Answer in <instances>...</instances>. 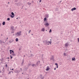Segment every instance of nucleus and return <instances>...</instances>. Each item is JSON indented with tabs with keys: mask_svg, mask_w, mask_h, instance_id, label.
Returning a JSON list of instances; mask_svg holds the SVG:
<instances>
[{
	"mask_svg": "<svg viewBox=\"0 0 79 79\" xmlns=\"http://www.w3.org/2000/svg\"><path fill=\"white\" fill-rule=\"evenodd\" d=\"M10 28L12 30L11 33H14L15 29L14 28V26H12L10 27Z\"/></svg>",
	"mask_w": 79,
	"mask_h": 79,
	"instance_id": "f03ea898",
	"label": "nucleus"
},
{
	"mask_svg": "<svg viewBox=\"0 0 79 79\" xmlns=\"http://www.w3.org/2000/svg\"><path fill=\"white\" fill-rule=\"evenodd\" d=\"M27 4L28 5H30V6H31V3H30V2H28L27 3Z\"/></svg>",
	"mask_w": 79,
	"mask_h": 79,
	"instance_id": "6ab92c4d",
	"label": "nucleus"
},
{
	"mask_svg": "<svg viewBox=\"0 0 79 79\" xmlns=\"http://www.w3.org/2000/svg\"><path fill=\"white\" fill-rule=\"evenodd\" d=\"M55 65H56V66H57V65H58V64H57V63H55Z\"/></svg>",
	"mask_w": 79,
	"mask_h": 79,
	"instance_id": "473e14b6",
	"label": "nucleus"
},
{
	"mask_svg": "<svg viewBox=\"0 0 79 79\" xmlns=\"http://www.w3.org/2000/svg\"><path fill=\"white\" fill-rule=\"evenodd\" d=\"M2 24L3 26H5V22H3L2 23Z\"/></svg>",
	"mask_w": 79,
	"mask_h": 79,
	"instance_id": "a211bd4d",
	"label": "nucleus"
},
{
	"mask_svg": "<svg viewBox=\"0 0 79 79\" xmlns=\"http://www.w3.org/2000/svg\"><path fill=\"white\" fill-rule=\"evenodd\" d=\"M45 26H49V24L48 23H46L45 24H44Z\"/></svg>",
	"mask_w": 79,
	"mask_h": 79,
	"instance_id": "1a4fd4ad",
	"label": "nucleus"
},
{
	"mask_svg": "<svg viewBox=\"0 0 79 79\" xmlns=\"http://www.w3.org/2000/svg\"><path fill=\"white\" fill-rule=\"evenodd\" d=\"M56 68H58V65H56Z\"/></svg>",
	"mask_w": 79,
	"mask_h": 79,
	"instance_id": "c9c22d12",
	"label": "nucleus"
},
{
	"mask_svg": "<svg viewBox=\"0 0 79 79\" xmlns=\"http://www.w3.org/2000/svg\"><path fill=\"white\" fill-rule=\"evenodd\" d=\"M42 31L43 32H44L45 31V28H43L41 29Z\"/></svg>",
	"mask_w": 79,
	"mask_h": 79,
	"instance_id": "dca6fc26",
	"label": "nucleus"
},
{
	"mask_svg": "<svg viewBox=\"0 0 79 79\" xmlns=\"http://www.w3.org/2000/svg\"><path fill=\"white\" fill-rule=\"evenodd\" d=\"M7 39H8V37H7Z\"/></svg>",
	"mask_w": 79,
	"mask_h": 79,
	"instance_id": "de8ad7c7",
	"label": "nucleus"
},
{
	"mask_svg": "<svg viewBox=\"0 0 79 79\" xmlns=\"http://www.w3.org/2000/svg\"><path fill=\"white\" fill-rule=\"evenodd\" d=\"M76 59V58H75V57H73V58H72V61H75L76 60L75 59Z\"/></svg>",
	"mask_w": 79,
	"mask_h": 79,
	"instance_id": "f3484780",
	"label": "nucleus"
},
{
	"mask_svg": "<svg viewBox=\"0 0 79 79\" xmlns=\"http://www.w3.org/2000/svg\"><path fill=\"white\" fill-rule=\"evenodd\" d=\"M14 72L15 73H19L21 72V71L19 70H15L14 71Z\"/></svg>",
	"mask_w": 79,
	"mask_h": 79,
	"instance_id": "39448f33",
	"label": "nucleus"
},
{
	"mask_svg": "<svg viewBox=\"0 0 79 79\" xmlns=\"http://www.w3.org/2000/svg\"><path fill=\"white\" fill-rule=\"evenodd\" d=\"M13 35H15L14 34Z\"/></svg>",
	"mask_w": 79,
	"mask_h": 79,
	"instance_id": "5fc2aeb1",
	"label": "nucleus"
},
{
	"mask_svg": "<svg viewBox=\"0 0 79 79\" xmlns=\"http://www.w3.org/2000/svg\"><path fill=\"white\" fill-rule=\"evenodd\" d=\"M31 30H30V31H29V32H31Z\"/></svg>",
	"mask_w": 79,
	"mask_h": 79,
	"instance_id": "09e8293b",
	"label": "nucleus"
},
{
	"mask_svg": "<svg viewBox=\"0 0 79 79\" xmlns=\"http://www.w3.org/2000/svg\"><path fill=\"white\" fill-rule=\"evenodd\" d=\"M68 45H69V44H68V43H67L65 44V47H68Z\"/></svg>",
	"mask_w": 79,
	"mask_h": 79,
	"instance_id": "0eeeda50",
	"label": "nucleus"
},
{
	"mask_svg": "<svg viewBox=\"0 0 79 79\" xmlns=\"http://www.w3.org/2000/svg\"><path fill=\"white\" fill-rule=\"evenodd\" d=\"M10 16L12 18H13L15 17V15H10Z\"/></svg>",
	"mask_w": 79,
	"mask_h": 79,
	"instance_id": "4be33fe9",
	"label": "nucleus"
},
{
	"mask_svg": "<svg viewBox=\"0 0 79 79\" xmlns=\"http://www.w3.org/2000/svg\"><path fill=\"white\" fill-rule=\"evenodd\" d=\"M2 42H2V41L0 40V44H2Z\"/></svg>",
	"mask_w": 79,
	"mask_h": 79,
	"instance_id": "7c9ffc66",
	"label": "nucleus"
},
{
	"mask_svg": "<svg viewBox=\"0 0 79 79\" xmlns=\"http://www.w3.org/2000/svg\"><path fill=\"white\" fill-rule=\"evenodd\" d=\"M47 20V18L45 17L44 19V21L45 23H47V21H46Z\"/></svg>",
	"mask_w": 79,
	"mask_h": 79,
	"instance_id": "6e6552de",
	"label": "nucleus"
},
{
	"mask_svg": "<svg viewBox=\"0 0 79 79\" xmlns=\"http://www.w3.org/2000/svg\"><path fill=\"white\" fill-rule=\"evenodd\" d=\"M40 61H38L36 63V64H35V66H38L39 65V64H40Z\"/></svg>",
	"mask_w": 79,
	"mask_h": 79,
	"instance_id": "20e7f679",
	"label": "nucleus"
},
{
	"mask_svg": "<svg viewBox=\"0 0 79 79\" xmlns=\"http://www.w3.org/2000/svg\"><path fill=\"white\" fill-rule=\"evenodd\" d=\"M16 19H18V18H16Z\"/></svg>",
	"mask_w": 79,
	"mask_h": 79,
	"instance_id": "bf43d9fd",
	"label": "nucleus"
},
{
	"mask_svg": "<svg viewBox=\"0 0 79 79\" xmlns=\"http://www.w3.org/2000/svg\"><path fill=\"white\" fill-rule=\"evenodd\" d=\"M60 3H61V1H60Z\"/></svg>",
	"mask_w": 79,
	"mask_h": 79,
	"instance_id": "c03bdc74",
	"label": "nucleus"
},
{
	"mask_svg": "<svg viewBox=\"0 0 79 79\" xmlns=\"http://www.w3.org/2000/svg\"><path fill=\"white\" fill-rule=\"evenodd\" d=\"M52 32V30L50 29V30H49V32L50 33V32Z\"/></svg>",
	"mask_w": 79,
	"mask_h": 79,
	"instance_id": "c756f323",
	"label": "nucleus"
},
{
	"mask_svg": "<svg viewBox=\"0 0 79 79\" xmlns=\"http://www.w3.org/2000/svg\"><path fill=\"white\" fill-rule=\"evenodd\" d=\"M20 69L21 70V69H21V68Z\"/></svg>",
	"mask_w": 79,
	"mask_h": 79,
	"instance_id": "13d9d810",
	"label": "nucleus"
},
{
	"mask_svg": "<svg viewBox=\"0 0 79 79\" xmlns=\"http://www.w3.org/2000/svg\"><path fill=\"white\" fill-rule=\"evenodd\" d=\"M11 72H12V73H13V72L11 71Z\"/></svg>",
	"mask_w": 79,
	"mask_h": 79,
	"instance_id": "a18cd8bd",
	"label": "nucleus"
},
{
	"mask_svg": "<svg viewBox=\"0 0 79 79\" xmlns=\"http://www.w3.org/2000/svg\"><path fill=\"white\" fill-rule=\"evenodd\" d=\"M45 16L46 18H48V17H49V16H48V15H47V14L45 15Z\"/></svg>",
	"mask_w": 79,
	"mask_h": 79,
	"instance_id": "aec40b11",
	"label": "nucleus"
},
{
	"mask_svg": "<svg viewBox=\"0 0 79 79\" xmlns=\"http://www.w3.org/2000/svg\"><path fill=\"white\" fill-rule=\"evenodd\" d=\"M8 3H9H9H10V2H8Z\"/></svg>",
	"mask_w": 79,
	"mask_h": 79,
	"instance_id": "e2e57ef3",
	"label": "nucleus"
},
{
	"mask_svg": "<svg viewBox=\"0 0 79 79\" xmlns=\"http://www.w3.org/2000/svg\"><path fill=\"white\" fill-rule=\"evenodd\" d=\"M52 40V39H51V40Z\"/></svg>",
	"mask_w": 79,
	"mask_h": 79,
	"instance_id": "69168bd1",
	"label": "nucleus"
},
{
	"mask_svg": "<svg viewBox=\"0 0 79 79\" xmlns=\"http://www.w3.org/2000/svg\"><path fill=\"white\" fill-rule=\"evenodd\" d=\"M24 60H23L21 64V66H23V64H24Z\"/></svg>",
	"mask_w": 79,
	"mask_h": 79,
	"instance_id": "ddd939ff",
	"label": "nucleus"
},
{
	"mask_svg": "<svg viewBox=\"0 0 79 79\" xmlns=\"http://www.w3.org/2000/svg\"><path fill=\"white\" fill-rule=\"evenodd\" d=\"M3 69H4V67L3 68Z\"/></svg>",
	"mask_w": 79,
	"mask_h": 79,
	"instance_id": "052dcab7",
	"label": "nucleus"
},
{
	"mask_svg": "<svg viewBox=\"0 0 79 79\" xmlns=\"http://www.w3.org/2000/svg\"><path fill=\"white\" fill-rule=\"evenodd\" d=\"M50 60L54 61V56H52L50 58Z\"/></svg>",
	"mask_w": 79,
	"mask_h": 79,
	"instance_id": "423d86ee",
	"label": "nucleus"
},
{
	"mask_svg": "<svg viewBox=\"0 0 79 79\" xmlns=\"http://www.w3.org/2000/svg\"><path fill=\"white\" fill-rule=\"evenodd\" d=\"M7 59H9V57H7Z\"/></svg>",
	"mask_w": 79,
	"mask_h": 79,
	"instance_id": "49530a36",
	"label": "nucleus"
},
{
	"mask_svg": "<svg viewBox=\"0 0 79 79\" xmlns=\"http://www.w3.org/2000/svg\"><path fill=\"white\" fill-rule=\"evenodd\" d=\"M18 40H19V39H18V38H16L15 41L16 42H18Z\"/></svg>",
	"mask_w": 79,
	"mask_h": 79,
	"instance_id": "412c9836",
	"label": "nucleus"
},
{
	"mask_svg": "<svg viewBox=\"0 0 79 79\" xmlns=\"http://www.w3.org/2000/svg\"><path fill=\"white\" fill-rule=\"evenodd\" d=\"M21 31H20L15 33V35H16V36H20V35H21Z\"/></svg>",
	"mask_w": 79,
	"mask_h": 79,
	"instance_id": "f257e3e1",
	"label": "nucleus"
},
{
	"mask_svg": "<svg viewBox=\"0 0 79 79\" xmlns=\"http://www.w3.org/2000/svg\"><path fill=\"white\" fill-rule=\"evenodd\" d=\"M48 45H49V44H48Z\"/></svg>",
	"mask_w": 79,
	"mask_h": 79,
	"instance_id": "8fccbe9b",
	"label": "nucleus"
},
{
	"mask_svg": "<svg viewBox=\"0 0 79 79\" xmlns=\"http://www.w3.org/2000/svg\"><path fill=\"white\" fill-rule=\"evenodd\" d=\"M55 11H58V8H56L55 9Z\"/></svg>",
	"mask_w": 79,
	"mask_h": 79,
	"instance_id": "a878e982",
	"label": "nucleus"
},
{
	"mask_svg": "<svg viewBox=\"0 0 79 79\" xmlns=\"http://www.w3.org/2000/svg\"><path fill=\"white\" fill-rule=\"evenodd\" d=\"M50 69V68H49V66H47V68L46 69V71H48Z\"/></svg>",
	"mask_w": 79,
	"mask_h": 79,
	"instance_id": "9b49d317",
	"label": "nucleus"
},
{
	"mask_svg": "<svg viewBox=\"0 0 79 79\" xmlns=\"http://www.w3.org/2000/svg\"><path fill=\"white\" fill-rule=\"evenodd\" d=\"M24 6H22V8H23V7Z\"/></svg>",
	"mask_w": 79,
	"mask_h": 79,
	"instance_id": "603ef678",
	"label": "nucleus"
},
{
	"mask_svg": "<svg viewBox=\"0 0 79 79\" xmlns=\"http://www.w3.org/2000/svg\"><path fill=\"white\" fill-rule=\"evenodd\" d=\"M43 42L45 44V45H47L48 43H49V41H47V40H45L43 41Z\"/></svg>",
	"mask_w": 79,
	"mask_h": 79,
	"instance_id": "7ed1b4c3",
	"label": "nucleus"
},
{
	"mask_svg": "<svg viewBox=\"0 0 79 79\" xmlns=\"http://www.w3.org/2000/svg\"><path fill=\"white\" fill-rule=\"evenodd\" d=\"M31 66L33 67H34V66H35V65L34 64H33L31 65Z\"/></svg>",
	"mask_w": 79,
	"mask_h": 79,
	"instance_id": "393cba45",
	"label": "nucleus"
},
{
	"mask_svg": "<svg viewBox=\"0 0 79 79\" xmlns=\"http://www.w3.org/2000/svg\"><path fill=\"white\" fill-rule=\"evenodd\" d=\"M13 51H12L11 50H10V55H11V53H13Z\"/></svg>",
	"mask_w": 79,
	"mask_h": 79,
	"instance_id": "4468645a",
	"label": "nucleus"
},
{
	"mask_svg": "<svg viewBox=\"0 0 79 79\" xmlns=\"http://www.w3.org/2000/svg\"><path fill=\"white\" fill-rule=\"evenodd\" d=\"M12 70L13 71V70H14L13 69H12Z\"/></svg>",
	"mask_w": 79,
	"mask_h": 79,
	"instance_id": "37998d69",
	"label": "nucleus"
},
{
	"mask_svg": "<svg viewBox=\"0 0 79 79\" xmlns=\"http://www.w3.org/2000/svg\"><path fill=\"white\" fill-rule=\"evenodd\" d=\"M13 42V40L11 39L9 41V42H10V43H12Z\"/></svg>",
	"mask_w": 79,
	"mask_h": 79,
	"instance_id": "f8f14e48",
	"label": "nucleus"
},
{
	"mask_svg": "<svg viewBox=\"0 0 79 79\" xmlns=\"http://www.w3.org/2000/svg\"><path fill=\"white\" fill-rule=\"evenodd\" d=\"M1 61H3V59H2L1 60Z\"/></svg>",
	"mask_w": 79,
	"mask_h": 79,
	"instance_id": "a19ab883",
	"label": "nucleus"
},
{
	"mask_svg": "<svg viewBox=\"0 0 79 79\" xmlns=\"http://www.w3.org/2000/svg\"><path fill=\"white\" fill-rule=\"evenodd\" d=\"M8 66V65H7L6 64V67H7Z\"/></svg>",
	"mask_w": 79,
	"mask_h": 79,
	"instance_id": "4c0bfd02",
	"label": "nucleus"
},
{
	"mask_svg": "<svg viewBox=\"0 0 79 79\" xmlns=\"http://www.w3.org/2000/svg\"><path fill=\"white\" fill-rule=\"evenodd\" d=\"M38 45H39V44H38Z\"/></svg>",
	"mask_w": 79,
	"mask_h": 79,
	"instance_id": "774afa93",
	"label": "nucleus"
},
{
	"mask_svg": "<svg viewBox=\"0 0 79 79\" xmlns=\"http://www.w3.org/2000/svg\"><path fill=\"white\" fill-rule=\"evenodd\" d=\"M40 2H42V0H40Z\"/></svg>",
	"mask_w": 79,
	"mask_h": 79,
	"instance_id": "e433bc0d",
	"label": "nucleus"
},
{
	"mask_svg": "<svg viewBox=\"0 0 79 79\" xmlns=\"http://www.w3.org/2000/svg\"><path fill=\"white\" fill-rule=\"evenodd\" d=\"M11 74V72H10L9 73H8V74Z\"/></svg>",
	"mask_w": 79,
	"mask_h": 79,
	"instance_id": "72a5a7b5",
	"label": "nucleus"
},
{
	"mask_svg": "<svg viewBox=\"0 0 79 79\" xmlns=\"http://www.w3.org/2000/svg\"><path fill=\"white\" fill-rule=\"evenodd\" d=\"M0 73H2V71H0Z\"/></svg>",
	"mask_w": 79,
	"mask_h": 79,
	"instance_id": "79ce46f5",
	"label": "nucleus"
},
{
	"mask_svg": "<svg viewBox=\"0 0 79 79\" xmlns=\"http://www.w3.org/2000/svg\"><path fill=\"white\" fill-rule=\"evenodd\" d=\"M46 31H47V30H46Z\"/></svg>",
	"mask_w": 79,
	"mask_h": 79,
	"instance_id": "680f3d73",
	"label": "nucleus"
},
{
	"mask_svg": "<svg viewBox=\"0 0 79 79\" xmlns=\"http://www.w3.org/2000/svg\"><path fill=\"white\" fill-rule=\"evenodd\" d=\"M31 56L32 57V56H34V55L32 54H31Z\"/></svg>",
	"mask_w": 79,
	"mask_h": 79,
	"instance_id": "bb28decb",
	"label": "nucleus"
},
{
	"mask_svg": "<svg viewBox=\"0 0 79 79\" xmlns=\"http://www.w3.org/2000/svg\"><path fill=\"white\" fill-rule=\"evenodd\" d=\"M76 10V7H74L71 9V11H74V10Z\"/></svg>",
	"mask_w": 79,
	"mask_h": 79,
	"instance_id": "9d476101",
	"label": "nucleus"
},
{
	"mask_svg": "<svg viewBox=\"0 0 79 79\" xmlns=\"http://www.w3.org/2000/svg\"><path fill=\"white\" fill-rule=\"evenodd\" d=\"M11 14L12 16H15V14L13 12H12Z\"/></svg>",
	"mask_w": 79,
	"mask_h": 79,
	"instance_id": "5701e85b",
	"label": "nucleus"
},
{
	"mask_svg": "<svg viewBox=\"0 0 79 79\" xmlns=\"http://www.w3.org/2000/svg\"><path fill=\"white\" fill-rule=\"evenodd\" d=\"M41 78L42 79H44V77H42V76H41Z\"/></svg>",
	"mask_w": 79,
	"mask_h": 79,
	"instance_id": "b1692460",
	"label": "nucleus"
},
{
	"mask_svg": "<svg viewBox=\"0 0 79 79\" xmlns=\"http://www.w3.org/2000/svg\"><path fill=\"white\" fill-rule=\"evenodd\" d=\"M54 70H56V68H55L54 69Z\"/></svg>",
	"mask_w": 79,
	"mask_h": 79,
	"instance_id": "ea45409f",
	"label": "nucleus"
},
{
	"mask_svg": "<svg viewBox=\"0 0 79 79\" xmlns=\"http://www.w3.org/2000/svg\"><path fill=\"white\" fill-rule=\"evenodd\" d=\"M10 56V57H11V56Z\"/></svg>",
	"mask_w": 79,
	"mask_h": 79,
	"instance_id": "6e6d98bb",
	"label": "nucleus"
},
{
	"mask_svg": "<svg viewBox=\"0 0 79 79\" xmlns=\"http://www.w3.org/2000/svg\"><path fill=\"white\" fill-rule=\"evenodd\" d=\"M12 55L13 56H15V54L14 53V51H12Z\"/></svg>",
	"mask_w": 79,
	"mask_h": 79,
	"instance_id": "2eb2a0df",
	"label": "nucleus"
},
{
	"mask_svg": "<svg viewBox=\"0 0 79 79\" xmlns=\"http://www.w3.org/2000/svg\"><path fill=\"white\" fill-rule=\"evenodd\" d=\"M19 50H20V49H19Z\"/></svg>",
	"mask_w": 79,
	"mask_h": 79,
	"instance_id": "338daca9",
	"label": "nucleus"
},
{
	"mask_svg": "<svg viewBox=\"0 0 79 79\" xmlns=\"http://www.w3.org/2000/svg\"><path fill=\"white\" fill-rule=\"evenodd\" d=\"M28 32H29V33H30V31H29Z\"/></svg>",
	"mask_w": 79,
	"mask_h": 79,
	"instance_id": "3c124183",
	"label": "nucleus"
},
{
	"mask_svg": "<svg viewBox=\"0 0 79 79\" xmlns=\"http://www.w3.org/2000/svg\"><path fill=\"white\" fill-rule=\"evenodd\" d=\"M31 63H29L28 64V66H31Z\"/></svg>",
	"mask_w": 79,
	"mask_h": 79,
	"instance_id": "c85d7f7f",
	"label": "nucleus"
},
{
	"mask_svg": "<svg viewBox=\"0 0 79 79\" xmlns=\"http://www.w3.org/2000/svg\"><path fill=\"white\" fill-rule=\"evenodd\" d=\"M52 42H51V41H50L49 42V43L50 44H52V43H52Z\"/></svg>",
	"mask_w": 79,
	"mask_h": 79,
	"instance_id": "2f4dec72",
	"label": "nucleus"
},
{
	"mask_svg": "<svg viewBox=\"0 0 79 79\" xmlns=\"http://www.w3.org/2000/svg\"><path fill=\"white\" fill-rule=\"evenodd\" d=\"M8 61H10V60H8Z\"/></svg>",
	"mask_w": 79,
	"mask_h": 79,
	"instance_id": "864d4df0",
	"label": "nucleus"
},
{
	"mask_svg": "<svg viewBox=\"0 0 79 79\" xmlns=\"http://www.w3.org/2000/svg\"><path fill=\"white\" fill-rule=\"evenodd\" d=\"M22 74H23V73H22Z\"/></svg>",
	"mask_w": 79,
	"mask_h": 79,
	"instance_id": "4d7b16f0",
	"label": "nucleus"
},
{
	"mask_svg": "<svg viewBox=\"0 0 79 79\" xmlns=\"http://www.w3.org/2000/svg\"><path fill=\"white\" fill-rule=\"evenodd\" d=\"M10 58L11 59H12V58H13V56H11V57H10Z\"/></svg>",
	"mask_w": 79,
	"mask_h": 79,
	"instance_id": "58836bf2",
	"label": "nucleus"
},
{
	"mask_svg": "<svg viewBox=\"0 0 79 79\" xmlns=\"http://www.w3.org/2000/svg\"><path fill=\"white\" fill-rule=\"evenodd\" d=\"M24 57L25 56V55H24Z\"/></svg>",
	"mask_w": 79,
	"mask_h": 79,
	"instance_id": "0e129e2a",
	"label": "nucleus"
},
{
	"mask_svg": "<svg viewBox=\"0 0 79 79\" xmlns=\"http://www.w3.org/2000/svg\"><path fill=\"white\" fill-rule=\"evenodd\" d=\"M7 20V21H10V18H8Z\"/></svg>",
	"mask_w": 79,
	"mask_h": 79,
	"instance_id": "cd10ccee",
	"label": "nucleus"
},
{
	"mask_svg": "<svg viewBox=\"0 0 79 79\" xmlns=\"http://www.w3.org/2000/svg\"><path fill=\"white\" fill-rule=\"evenodd\" d=\"M64 56H66V53H64Z\"/></svg>",
	"mask_w": 79,
	"mask_h": 79,
	"instance_id": "f704fd0d",
	"label": "nucleus"
}]
</instances>
